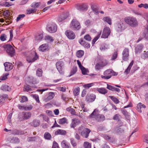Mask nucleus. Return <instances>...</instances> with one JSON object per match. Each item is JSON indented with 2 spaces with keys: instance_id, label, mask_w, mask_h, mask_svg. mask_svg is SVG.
Segmentation results:
<instances>
[{
  "instance_id": "a18cd8bd",
  "label": "nucleus",
  "mask_w": 148,
  "mask_h": 148,
  "mask_svg": "<svg viewBox=\"0 0 148 148\" xmlns=\"http://www.w3.org/2000/svg\"><path fill=\"white\" fill-rule=\"evenodd\" d=\"M44 137L46 139L50 140L51 138V136L49 133L46 132L44 134Z\"/></svg>"
},
{
  "instance_id": "423d86ee",
  "label": "nucleus",
  "mask_w": 148,
  "mask_h": 148,
  "mask_svg": "<svg viewBox=\"0 0 148 148\" xmlns=\"http://www.w3.org/2000/svg\"><path fill=\"white\" fill-rule=\"evenodd\" d=\"M113 73V71L111 69L107 70L104 72V75H102L101 77L102 78L108 79L111 77Z\"/></svg>"
},
{
  "instance_id": "b1692460",
  "label": "nucleus",
  "mask_w": 148,
  "mask_h": 148,
  "mask_svg": "<svg viewBox=\"0 0 148 148\" xmlns=\"http://www.w3.org/2000/svg\"><path fill=\"white\" fill-rule=\"evenodd\" d=\"M97 90L100 93L105 94L107 92V90L104 88H98Z\"/></svg>"
},
{
  "instance_id": "7c9ffc66",
  "label": "nucleus",
  "mask_w": 148,
  "mask_h": 148,
  "mask_svg": "<svg viewBox=\"0 0 148 148\" xmlns=\"http://www.w3.org/2000/svg\"><path fill=\"white\" fill-rule=\"evenodd\" d=\"M1 89L3 90L10 91L11 89L7 85H3L1 87Z\"/></svg>"
},
{
  "instance_id": "13d9d810",
  "label": "nucleus",
  "mask_w": 148,
  "mask_h": 148,
  "mask_svg": "<svg viewBox=\"0 0 148 148\" xmlns=\"http://www.w3.org/2000/svg\"><path fill=\"white\" fill-rule=\"evenodd\" d=\"M33 108V106L31 105H29L27 106H25V110H31Z\"/></svg>"
},
{
  "instance_id": "72a5a7b5",
  "label": "nucleus",
  "mask_w": 148,
  "mask_h": 148,
  "mask_svg": "<svg viewBox=\"0 0 148 148\" xmlns=\"http://www.w3.org/2000/svg\"><path fill=\"white\" fill-rule=\"evenodd\" d=\"M55 134H61L62 135H65L66 133V132L62 130H59L55 132Z\"/></svg>"
},
{
  "instance_id": "dca6fc26",
  "label": "nucleus",
  "mask_w": 148,
  "mask_h": 148,
  "mask_svg": "<svg viewBox=\"0 0 148 148\" xmlns=\"http://www.w3.org/2000/svg\"><path fill=\"white\" fill-rule=\"evenodd\" d=\"M4 65L5 67V70L6 71H9L12 70L13 66L11 63L6 62L4 63Z\"/></svg>"
},
{
  "instance_id": "4be33fe9",
  "label": "nucleus",
  "mask_w": 148,
  "mask_h": 148,
  "mask_svg": "<svg viewBox=\"0 0 148 148\" xmlns=\"http://www.w3.org/2000/svg\"><path fill=\"white\" fill-rule=\"evenodd\" d=\"M61 145L63 148H71L69 144L65 140H63L62 142Z\"/></svg>"
},
{
  "instance_id": "3c124183",
  "label": "nucleus",
  "mask_w": 148,
  "mask_h": 148,
  "mask_svg": "<svg viewBox=\"0 0 148 148\" xmlns=\"http://www.w3.org/2000/svg\"><path fill=\"white\" fill-rule=\"evenodd\" d=\"M142 58L144 59H145L148 58V51L146 52L145 51H144V53L141 56Z\"/></svg>"
},
{
  "instance_id": "9b49d317",
  "label": "nucleus",
  "mask_w": 148,
  "mask_h": 148,
  "mask_svg": "<svg viewBox=\"0 0 148 148\" xmlns=\"http://www.w3.org/2000/svg\"><path fill=\"white\" fill-rule=\"evenodd\" d=\"M22 114V117L19 118V120L21 121L29 119L31 117L32 115L31 113L29 112H23Z\"/></svg>"
},
{
  "instance_id": "f3484780",
  "label": "nucleus",
  "mask_w": 148,
  "mask_h": 148,
  "mask_svg": "<svg viewBox=\"0 0 148 148\" xmlns=\"http://www.w3.org/2000/svg\"><path fill=\"white\" fill-rule=\"evenodd\" d=\"M80 123V121L77 119H74L72 120V122L70 126L71 128H74Z\"/></svg>"
},
{
  "instance_id": "8fccbe9b",
  "label": "nucleus",
  "mask_w": 148,
  "mask_h": 148,
  "mask_svg": "<svg viewBox=\"0 0 148 148\" xmlns=\"http://www.w3.org/2000/svg\"><path fill=\"white\" fill-rule=\"evenodd\" d=\"M71 143L72 145L74 147H76L77 146V143L76 142L75 140L71 138L70 139Z\"/></svg>"
},
{
  "instance_id": "c85d7f7f",
  "label": "nucleus",
  "mask_w": 148,
  "mask_h": 148,
  "mask_svg": "<svg viewBox=\"0 0 148 148\" xmlns=\"http://www.w3.org/2000/svg\"><path fill=\"white\" fill-rule=\"evenodd\" d=\"M41 3L40 2H33L31 5V7L34 9H37L41 5Z\"/></svg>"
},
{
  "instance_id": "bb28decb",
  "label": "nucleus",
  "mask_w": 148,
  "mask_h": 148,
  "mask_svg": "<svg viewBox=\"0 0 148 148\" xmlns=\"http://www.w3.org/2000/svg\"><path fill=\"white\" fill-rule=\"evenodd\" d=\"M133 63L134 61L133 60H132L129 66L125 71L124 73H125L126 74H128L129 73L130 69L132 67V65H133Z\"/></svg>"
},
{
  "instance_id": "473e14b6",
  "label": "nucleus",
  "mask_w": 148,
  "mask_h": 148,
  "mask_svg": "<svg viewBox=\"0 0 148 148\" xmlns=\"http://www.w3.org/2000/svg\"><path fill=\"white\" fill-rule=\"evenodd\" d=\"M12 134H16L17 135H23L25 134L23 132L17 130H14L12 132Z\"/></svg>"
},
{
  "instance_id": "58836bf2",
  "label": "nucleus",
  "mask_w": 148,
  "mask_h": 148,
  "mask_svg": "<svg viewBox=\"0 0 148 148\" xmlns=\"http://www.w3.org/2000/svg\"><path fill=\"white\" fill-rule=\"evenodd\" d=\"M37 10L36 9H34L32 8L29 9L27 10V14H30L32 13H34Z\"/></svg>"
},
{
  "instance_id": "0e129e2a",
  "label": "nucleus",
  "mask_w": 148,
  "mask_h": 148,
  "mask_svg": "<svg viewBox=\"0 0 148 148\" xmlns=\"http://www.w3.org/2000/svg\"><path fill=\"white\" fill-rule=\"evenodd\" d=\"M120 116L118 114H115L113 117V119L114 120H116L118 121H119V117Z\"/></svg>"
},
{
  "instance_id": "052dcab7",
  "label": "nucleus",
  "mask_w": 148,
  "mask_h": 148,
  "mask_svg": "<svg viewBox=\"0 0 148 148\" xmlns=\"http://www.w3.org/2000/svg\"><path fill=\"white\" fill-rule=\"evenodd\" d=\"M25 14H20L18 15V17H17L16 18V21H18L20 20H21V18H23L25 16Z\"/></svg>"
},
{
  "instance_id": "412c9836",
  "label": "nucleus",
  "mask_w": 148,
  "mask_h": 148,
  "mask_svg": "<svg viewBox=\"0 0 148 148\" xmlns=\"http://www.w3.org/2000/svg\"><path fill=\"white\" fill-rule=\"evenodd\" d=\"M143 47V46L141 44L138 45L135 49V52L136 53L138 54L140 53L142 51V50Z\"/></svg>"
},
{
  "instance_id": "7ed1b4c3",
  "label": "nucleus",
  "mask_w": 148,
  "mask_h": 148,
  "mask_svg": "<svg viewBox=\"0 0 148 148\" xmlns=\"http://www.w3.org/2000/svg\"><path fill=\"white\" fill-rule=\"evenodd\" d=\"M70 28L73 30H79L81 28L80 23L76 19H73L70 24Z\"/></svg>"
},
{
  "instance_id": "a19ab883",
  "label": "nucleus",
  "mask_w": 148,
  "mask_h": 148,
  "mask_svg": "<svg viewBox=\"0 0 148 148\" xmlns=\"http://www.w3.org/2000/svg\"><path fill=\"white\" fill-rule=\"evenodd\" d=\"M80 88L78 87L75 88L73 91V93L75 96H77L79 94Z\"/></svg>"
},
{
  "instance_id": "79ce46f5",
  "label": "nucleus",
  "mask_w": 148,
  "mask_h": 148,
  "mask_svg": "<svg viewBox=\"0 0 148 148\" xmlns=\"http://www.w3.org/2000/svg\"><path fill=\"white\" fill-rule=\"evenodd\" d=\"M43 37V35L42 33H40L37 35L35 38V40H40Z\"/></svg>"
},
{
  "instance_id": "20e7f679",
  "label": "nucleus",
  "mask_w": 148,
  "mask_h": 148,
  "mask_svg": "<svg viewBox=\"0 0 148 148\" xmlns=\"http://www.w3.org/2000/svg\"><path fill=\"white\" fill-rule=\"evenodd\" d=\"M47 29L49 32L51 33L55 32L57 30V25L53 23H49L47 25Z\"/></svg>"
},
{
  "instance_id": "a211bd4d",
  "label": "nucleus",
  "mask_w": 148,
  "mask_h": 148,
  "mask_svg": "<svg viewBox=\"0 0 148 148\" xmlns=\"http://www.w3.org/2000/svg\"><path fill=\"white\" fill-rule=\"evenodd\" d=\"M49 49V47L47 44H43L41 45L39 48V50L42 51H45Z\"/></svg>"
},
{
  "instance_id": "9d476101",
  "label": "nucleus",
  "mask_w": 148,
  "mask_h": 148,
  "mask_svg": "<svg viewBox=\"0 0 148 148\" xmlns=\"http://www.w3.org/2000/svg\"><path fill=\"white\" fill-rule=\"evenodd\" d=\"M129 52V49L128 48H125L123 50L122 53V58L124 61H127L128 60Z\"/></svg>"
},
{
  "instance_id": "49530a36",
  "label": "nucleus",
  "mask_w": 148,
  "mask_h": 148,
  "mask_svg": "<svg viewBox=\"0 0 148 148\" xmlns=\"http://www.w3.org/2000/svg\"><path fill=\"white\" fill-rule=\"evenodd\" d=\"M109 97L115 103L117 104L119 102V100L116 97L112 96H110Z\"/></svg>"
},
{
  "instance_id": "f704fd0d",
  "label": "nucleus",
  "mask_w": 148,
  "mask_h": 148,
  "mask_svg": "<svg viewBox=\"0 0 148 148\" xmlns=\"http://www.w3.org/2000/svg\"><path fill=\"white\" fill-rule=\"evenodd\" d=\"M31 123L32 125L36 127L39 125L40 123L39 120L36 119L34 120Z\"/></svg>"
},
{
  "instance_id": "864d4df0",
  "label": "nucleus",
  "mask_w": 148,
  "mask_h": 148,
  "mask_svg": "<svg viewBox=\"0 0 148 148\" xmlns=\"http://www.w3.org/2000/svg\"><path fill=\"white\" fill-rule=\"evenodd\" d=\"M100 34H99L97 36H96L92 40V45H94L95 42L97 41V40L99 38L100 36Z\"/></svg>"
},
{
  "instance_id": "393cba45",
  "label": "nucleus",
  "mask_w": 148,
  "mask_h": 148,
  "mask_svg": "<svg viewBox=\"0 0 148 148\" xmlns=\"http://www.w3.org/2000/svg\"><path fill=\"white\" fill-rule=\"evenodd\" d=\"M87 100L89 102H92L94 101L95 99V96L94 95H90V96H88L87 97Z\"/></svg>"
},
{
  "instance_id": "5701e85b",
  "label": "nucleus",
  "mask_w": 148,
  "mask_h": 148,
  "mask_svg": "<svg viewBox=\"0 0 148 148\" xmlns=\"http://www.w3.org/2000/svg\"><path fill=\"white\" fill-rule=\"evenodd\" d=\"M107 88L110 90L113 91H116L118 92H119L120 91V89L118 88H116L108 84H107Z\"/></svg>"
},
{
  "instance_id": "6e6552de",
  "label": "nucleus",
  "mask_w": 148,
  "mask_h": 148,
  "mask_svg": "<svg viewBox=\"0 0 148 148\" xmlns=\"http://www.w3.org/2000/svg\"><path fill=\"white\" fill-rule=\"evenodd\" d=\"M111 31L110 28L108 27H106L103 29L101 38H107L110 35Z\"/></svg>"
},
{
  "instance_id": "0eeeda50",
  "label": "nucleus",
  "mask_w": 148,
  "mask_h": 148,
  "mask_svg": "<svg viewBox=\"0 0 148 148\" xmlns=\"http://www.w3.org/2000/svg\"><path fill=\"white\" fill-rule=\"evenodd\" d=\"M38 58V56L36 53L34 52L33 54L27 56V60L29 63L32 62L37 60Z\"/></svg>"
},
{
  "instance_id": "603ef678",
  "label": "nucleus",
  "mask_w": 148,
  "mask_h": 148,
  "mask_svg": "<svg viewBox=\"0 0 148 148\" xmlns=\"http://www.w3.org/2000/svg\"><path fill=\"white\" fill-rule=\"evenodd\" d=\"M138 7L139 8H141L142 7L145 9H147L148 8V4L147 3L145 4H141L138 5Z\"/></svg>"
},
{
  "instance_id": "f8f14e48",
  "label": "nucleus",
  "mask_w": 148,
  "mask_h": 148,
  "mask_svg": "<svg viewBox=\"0 0 148 148\" xmlns=\"http://www.w3.org/2000/svg\"><path fill=\"white\" fill-rule=\"evenodd\" d=\"M64 66V63L62 61H59L56 63V67L59 73L61 74L64 73L62 71L63 67Z\"/></svg>"
},
{
  "instance_id": "ea45409f",
  "label": "nucleus",
  "mask_w": 148,
  "mask_h": 148,
  "mask_svg": "<svg viewBox=\"0 0 148 148\" xmlns=\"http://www.w3.org/2000/svg\"><path fill=\"white\" fill-rule=\"evenodd\" d=\"M83 146L84 148H91V144L88 142H85L83 144Z\"/></svg>"
},
{
  "instance_id": "69168bd1",
  "label": "nucleus",
  "mask_w": 148,
  "mask_h": 148,
  "mask_svg": "<svg viewBox=\"0 0 148 148\" xmlns=\"http://www.w3.org/2000/svg\"><path fill=\"white\" fill-rule=\"evenodd\" d=\"M52 148H59L58 144L55 141L53 142Z\"/></svg>"
},
{
  "instance_id": "cd10ccee",
  "label": "nucleus",
  "mask_w": 148,
  "mask_h": 148,
  "mask_svg": "<svg viewBox=\"0 0 148 148\" xmlns=\"http://www.w3.org/2000/svg\"><path fill=\"white\" fill-rule=\"evenodd\" d=\"M84 52L83 50L78 51L76 53V56L79 58L82 57L84 55Z\"/></svg>"
},
{
  "instance_id": "6ab92c4d",
  "label": "nucleus",
  "mask_w": 148,
  "mask_h": 148,
  "mask_svg": "<svg viewBox=\"0 0 148 148\" xmlns=\"http://www.w3.org/2000/svg\"><path fill=\"white\" fill-rule=\"evenodd\" d=\"M79 42L80 44L84 46L86 48H88L90 47V45L88 42H86L83 40L82 38H81L79 40Z\"/></svg>"
},
{
  "instance_id": "774afa93",
  "label": "nucleus",
  "mask_w": 148,
  "mask_h": 148,
  "mask_svg": "<svg viewBox=\"0 0 148 148\" xmlns=\"http://www.w3.org/2000/svg\"><path fill=\"white\" fill-rule=\"evenodd\" d=\"M36 138L34 137H29L27 138V140L29 142L34 141L36 140Z\"/></svg>"
},
{
  "instance_id": "c756f323",
  "label": "nucleus",
  "mask_w": 148,
  "mask_h": 148,
  "mask_svg": "<svg viewBox=\"0 0 148 148\" xmlns=\"http://www.w3.org/2000/svg\"><path fill=\"white\" fill-rule=\"evenodd\" d=\"M55 96V94L53 92H50L47 98L46 99V100L47 101H48L51 99Z\"/></svg>"
},
{
  "instance_id": "e2e57ef3",
  "label": "nucleus",
  "mask_w": 148,
  "mask_h": 148,
  "mask_svg": "<svg viewBox=\"0 0 148 148\" xmlns=\"http://www.w3.org/2000/svg\"><path fill=\"white\" fill-rule=\"evenodd\" d=\"M27 98L24 96H23L21 97V102L23 103L26 101H27Z\"/></svg>"
},
{
  "instance_id": "4c0bfd02",
  "label": "nucleus",
  "mask_w": 148,
  "mask_h": 148,
  "mask_svg": "<svg viewBox=\"0 0 148 148\" xmlns=\"http://www.w3.org/2000/svg\"><path fill=\"white\" fill-rule=\"evenodd\" d=\"M66 18L65 15H62L58 17V21L59 22H60L64 20Z\"/></svg>"
},
{
  "instance_id": "4d7b16f0",
  "label": "nucleus",
  "mask_w": 148,
  "mask_h": 148,
  "mask_svg": "<svg viewBox=\"0 0 148 148\" xmlns=\"http://www.w3.org/2000/svg\"><path fill=\"white\" fill-rule=\"evenodd\" d=\"M84 38L86 40L90 41L91 39V37L89 34H86L84 37Z\"/></svg>"
},
{
  "instance_id": "338daca9",
  "label": "nucleus",
  "mask_w": 148,
  "mask_h": 148,
  "mask_svg": "<svg viewBox=\"0 0 148 148\" xmlns=\"http://www.w3.org/2000/svg\"><path fill=\"white\" fill-rule=\"evenodd\" d=\"M24 91H28L31 90V88L28 86H25L24 87Z\"/></svg>"
},
{
  "instance_id": "aec40b11",
  "label": "nucleus",
  "mask_w": 148,
  "mask_h": 148,
  "mask_svg": "<svg viewBox=\"0 0 148 148\" xmlns=\"http://www.w3.org/2000/svg\"><path fill=\"white\" fill-rule=\"evenodd\" d=\"M146 108V106L141 103H138L137 106V110L140 112H142L143 109Z\"/></svg>"
},
{
  "instance_id": "680f3d73",
  "label": "nucleus",
  "mask_w": 148,
  "mask_h": 148,
  "mask_svg": "<svg viewBox=\"0 0 148 148\" xmlns=\"http://www.w3.org/2000/svg\"><path fill=\"white\" fill-rule=\"evenodd\" d=\"M105 65H104L102 66L101 65V64H100L99 63H98L96 64L95 68L97 70H99L100 69L101 67L103 66H104Z\"/></svg>"
},
{
  "instance_id": "5fc2aeb1",
  "label": "nucleus",
  "mask_w": 148,
  "mask_h": 148,
  "mask_svg": "<svg viewBox=\"0 0 148 148\" xmlns=\"http://www.w3.org/2000/svg\"><path fill=\"white\" fill-rule=\"evenodd\" d=\"M45 39L51 42H53L54 40L53 38L49 36H46L45 37Z\"/></svg>"
},
{
  "instance_id": "bf43d9fd",
  "label": "nucleus",
  "mask_w": 148,
  "mask_h": 148,
  "mask_svg": "<svg viewBox=\"0 0 148 148\" xmlns=\"http://www.w3.org/2000/svg\"><path fill=\"white\" fill-rule=\"evenodd\" d=\"M117 56V53L116 52H115L113 55H112L111 58V60H115Z\"/></svg>"
},
{
  "instance_id": "c03bdc74",
  "label": "nucleus",
  "mask_w": 148,
  "mask_h": 148,
  "mask_svg": "<svg viewBox=\"0 0 148 148\" xmlns=\"http://www.w3.org/2000/svg\"><path fill=\"white\" fill-rule=\"evenodd\" d=\"M82 71V73L83 75H88L89 72L88 70L86 69L84 67L80 69Z\"/></svg>"
},
{
  "instance_id": "2eb2a0df",
  "label": "nucleus",
  "mask_w": 148,
  "mask_h": 148,
  "mask_svg": "<svg viewBox=\"0 0 148 148\" xmlns=\"http://www.w3.org/2000/svg\"><path fill=\"white\" fill-rule=\"evenodd\" d=\"M91 131L87 128H84L82 131L81 133L82 135L84 137L87 138L89 136V134Z\"/></svg>"
},
{
  "instance_id": "ddd939ff",
  "label": "nucleus",
  "mask_w": 148,
  "mask_h": 148,
  "mask_svg": "<svg viewBox=\"0 0 148 148\" xmlns=\"http://www.w3.org/2000/svg\"><path fill=\"white\" fill-rule=\"evenodd\" d=\"M65 34L67 37L70 39H73L75 38V33L73 31L70 30H66L65 32Z\"/></svg>"
},
{
  "instance_id": "de8ad7c7",
  "label": "nucleus",
  "mask_w": 148,
  "mask_h": 148,
  "mask_svg": "<svg viewBox=\"0 0 148 148\" xmlns=\"http://www.w3.org/2000/svg\"><path fill=\"white\" fill-rule=\"evenodd\" d=\"M7 38V36L5 34H1L0 37V39L2 41H4L6 40Z\"/></svg>"
},
{
  "instance_id": "09e8293b",
  "label": "nucleus",
  "mask_w": 148,
  "mask_h": 148,
  "mask_svg": "<svg viewBox=\"0 0 148 148\" xmlns=\"http://www.w3.org/2000/svg\"><path fill=\"white\" fill-rule=\"evenodd\" d=\"M42 71L41 69H38L36 71V74L38 77H41L42 75Z\"/></svg>"
},
{
  "instance_id": "2f4dec72",
  "label": "nucleus",
  "mask_w": 148,
  "mask_h": 148,
  "mask_svg": "<svg viewBox=\"0 0 148 148\" xmlns=\"http://www.w3.org/2000/svg\"><path fill=\"white\" fill-rule=\"evenodd\" d=\"M103 20L107 23H108L110 25L112 24V21L111 18L108 16H106L104 17L103 19Z\"/></svg>"
},
{
  "instance_id": "a878e982",
  "label": "nucleus",
  "mask_w": 148,
  "mask_h": 148,
  "mask_svg": "<svg viewBox=\"0 0 148 148\" xmlns=\"http://www.w3.org/2000/svg\"><path fill=\"white\" fill-rule=\"evenodd\" d=\"M8 96L7 95H4L2 96H0V105L3 103L5 102V99L7 98Z\"/></svg>"
},
{
  "instance_id": "f257e3e1",
  "label": "nucleus",
  "mask_w": 148,
  "mask_h": 148,
  "mask_svg": "<svg viewBox=\"0 0 148 148\" xmlns=\"http://www.w3.org/2000/svg\"><path fill=\"white\" fill-rule=\"evenodd\" d=\"M99 110L97 109L94 110L93 112L90 115L89 118H95L98 121H101L105 119L104 116L102 114H99Z\"/></svg>"
},
{
  "instance_id": "37998d69",
  "label": "nucleus",
  "mask_w": 148,
  "mask_h": 148,
  "mask_svg": "<svg viewBox=\"0 0 148 148\" xmlns=\"http://www.w3.org/2000/svg\"><path fill=\"white\" fill-rule=\"evenodd\" d=\"M67 120L65 118H63L59 120L58 123L61 124H63L67 123Z\"/></svg>"
},
{
  "instance_id": "c9c22d12",
  "label": "nucleus",
  "mask_w": 148,
  "mask_h": 148,
  "mask_svg": "<svg viewBox=\"0 0 148 148\" xmlns=\"http://www.w3.org/2000/svg\"><path fill=\"white\" fill-rule=\"evenodd\" d=\"M91 8L92 10L95 13L97 14L99 12L98 9H97V7L96 5H92L91 6Z\"/></svg>"
},
{
  "instance_id": "f03ea898",
  "label": "nucleus",
  "mask_w": 148,
  "mask_h": 148,
  "mask_svg": "<svg viewBox=\"0 0 148 148\" xmlns=\"http://www.w3.org/2000/svg\"><path fill=\"white\" fill-rule=\"evenodd\" d=\"M125 22L132 27H134L138 25V22L136 18L128 16L124 18Z\"/></svg>"
},
{
  "instance_id": "e433bc0d",
  "label": "nucleus",
  "mask_w": 148,
  "mask_h": 148,
  "mask_svg": "<svg viewBox=\"0 0 148 148\" xmlns=\"http://www.w3.org/2000/svg\"><path fill=\"white\" fill-rule=\"evenodd\" d=\"M77 71V67L76 66L73 67L70 72V75H69V76H71L73 75Z\"/></svg>"
},
{
  "instance_id": "1a4fd4ad",
  "label": "nucleus",
  "mask_w": 148,
  "mask_h": 148,
  "mask_svg": "<svg viewBox=\"0 0 148 148\" xmlns=\"http://www.w3.org/2000/svg\"><path fill=\"white\" fill-rule=\"evenodd\" d=\"M75 8L80 11H86L88 9V5L85 3L78 4L75 5Z\"/></svg>"
},
{
  "instance_id": "39448f33",
  "label": "nucleus",
  "mask_w": 148,
  "mask_h": 148,
  "mask_svg": "<svg viewBox=\"0 0 148 148\" xmlns=\"http://www.w3.org/2000/svg\"><path fill=\"white\" fill-rule=\"evenodd\" d=\"M4 47V48L6 49L7 52L11 56H12L14 55L15 50L12 46L10 45L7 44Z\"/></svg>"
},
{
  "instance_id": "6e6d98bb",
  "label": "nucleus",
  "mask_w": 148,
  "mask_h": 148,
  "mask_svg": "<svg viewBox=\"0 0 148 148\" xmlns=\"http://www.w3.org/2000/svg\"><path fill=\"white\" fill-rule=\"evenodd\" d=\"M9 75L8 73H6L3 74V75L1 77L0 79L1 80H5L7 78V76Z\"/></svg>"
},
{
  "instance_id": "4468645a",
  "label": "nucleus",
  "mask_w": 148,
  "mask_h": 148,
  "mask_svg": "<svg viewBox=\"0 0 148 148\" xmlns=\"http://www.w3.org/2000/svg\"><path fill=\"white\" fill-rule=\"evenodd\" d=\"M125 24L122 22H121L117 24L116 27V29L119 32H121L126 28Z\"/></svg>"
}]
</instances>
